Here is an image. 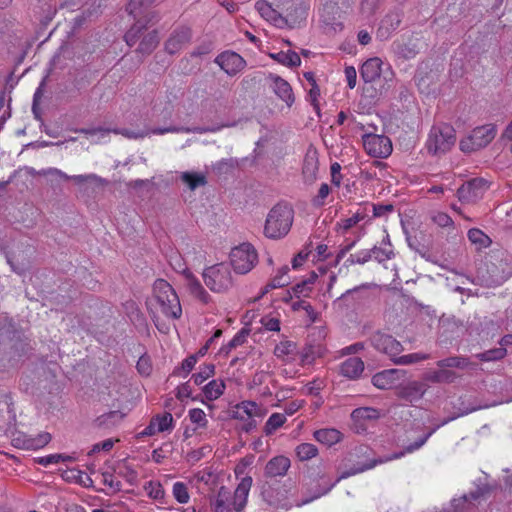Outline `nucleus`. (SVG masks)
Listing matches in <instances>:
<instances>
[{"label":"nucleus","mask_w":512,"mask_h":512,"mask_svg":"<svg viewBox=\"0 0 512 512\" xmlns=\"http://www.w3.org/2000/svg\"><path fill=\"white\" fill-rule=\"evenodd\" d=\"M431 220L433 221V223H435L436 225H438L439 227H442V228H447V227L453 226L452 218L444 212H440V211L433 212L431 214Z\"/></svg>","instance_id":"nucleus-55"},{"label":"nucleus","mask_w":512,"mask_h":512,"mask_svg":"<svg viewBox=\"0 0 512 512\" xmlns=\"http://www.w3.org/2000/svg\"><path fill=\"white\" fill-rule=\"evenodd\" d=\"M369 342L378 352L387 355L393 362L403 351V345L392 335L377 331L371 335Z\"/></svg>","instance_id":"nucleus-11"},{"label":"nucleus","mask_w":512,"mask_h":512,"mask_svg":"<svg viewBox=\"0 0 512 512\" xmlns=\"http://www.w3.org/2000/svg\"><path fill=\"white\" fill-rule=\"evenodd\" d=\"M192 40V30L187 26H178L172 30L165 41V51L171 55L186 48Z\"/></svg>","instance_id":"nucleus-14"},{"label":"nucleus","mask_w":512,"mask_h":512,"mask_svg":"<svg viewBox=\"0 0 512 512\" xmlns=\"http://www.w3.org/2000/svg\"><path fill=\"white\" fill-rule=\"evenodd\" d=\"M434 432H435V429L430 430L427 434H425L424 436L418 438L414 443L406 446L402 451H400L398 453H394L393 455L387 457L386 459H381L380 458L378 460H371L369 463H367V464H365L363 466L354 467V468H352V469H350L348 471L342 472V474L337 478L336 481H334V482H331V481L325 482L324 487L319 489L318 492L315 493L310 499L303 500L302 502L297 503L296 505L297 506H301V505L307 504L310 501H312L313 499H317L320 496L327 494L336 485V483L339 482L342 479H345V478L350 477L352 475L364 472V471H366L368 469H371V468L375 467L377 464H381V463H384L386 461H390V460H393V459H398V458L404 456L406 453H412V452L418 450L420 447H422L426 443V441L429 439V437Z\"/></svg>","instance_id":"nucleus-2"},{"label":"nucleus","mask_w":512,"mask_h":512,"mask_svg":"<svg viewBox=\"0 0 512 512\" xmlns=\"http://www.w3.org/2000/svg\"><path fill=\"white\" fill-rule=\"evenodd\" d=\"M427 391V385L420 381L400 383L396 389L397 397L414 404L421 400Z\"/></svg>","instance_id":"nucleus-16"},{"label":"nucleus","mask_w":512,"mask_h":512,"mask_svg":"<svg viewBox=\"0 0 512 512\" xmlns=\"http://www.w3.org/2000/svg\"><path fill=\"white\" fill-rule=\"evenodd\" d=\"M147 306L154 320H157L160 315L170 319H178L182 314L177 293L164 279H157L154 282L153 294L148 299Z\"/></svg>","instance_id":"nucleus-1"},{"label":"nucleus","mask_w":512,"mask_h":512,"mask_svg":"<svg viewBox=\"0 0 512 512\" xmlns=\"http://www.w3.org/2000/svg\"><path fill=\"white\" fill-rule=\"evenodd\" d=\"M197 355H190L182 361L181 367L174 371V374L186 377L197 363Z\"/></svg>","instance_id":"nucleus-51"},{"label":"nucleus","mask_w":512,"mask_h":512,"mask_svg":"<svg viewBox=\"0 0 512 512\" xmlns=\"http://www.w3.org/2000/svg\"><path fill=\"white\" fill-rule=\"evenodd\" d=\"M331 192V188L327 183H322L318 193L315 197L312 199V204L315 207H322L325 205L326 198Z\"/></svg>","instance_id":"nucleus-54"},{"label":"nucleus","mask_w":512,"mask_h":512,"mask_svg":"<svg viewBox=\"0 0 512 512\" xmlns=\"http://www.w3.org/2000/svg\"><path fill=\"white\" fill-rule=\"evenodd\" d=\"M430 358L429 354L426 353H411L407 355H397L393 363L396 365H411Z\"/></svg>","instance_id":"nucleus-43"},{"label":"nucleus","mask_w":512,"mask_h":512,"mask_svg":"<svg viewBox=\"0 0 512 512\" xmlns=\"http://www.w3.org/2000/svg\"><path fill=\"white\" fill-rule=\"evenodd\" d=\"M125 41L129 46H134L140 41L136 52L149 55L158 46L160 38L157 30L148 31L141 19H137L135 24L126 32Z\"/></svg>","instance_id":"nucleus-5"},{"label":"nucleus","mask_w":512,"mask_h":512,"mask_svg":"<svg viewBox=\"0 0 512 512\" xmlns=\"http://www.w3.org/2000/svg\"><path fill=\"white\" fill-rule=\"evenodd\" d=\"M318 173V158L316 152H308L304 158L302 174L306 183H313Z\"/></svg>","instance_id":"nucleus-28"},{"label":"nucleus","mask_w":512,"mask_h":512,"mask_svg":"<svg viewBox=\"0 0 512 512\" xmlns=\"http://www.w3.org/2000/svg\"><path fill=\"white\" fill-rule=\"evenodd\" d=\"M248 334L249 331L245 328L241 329L238 333H236V335L230 340V342L227 345V352L245 343Z\"/></svg>","instance_id":"nucleus-62"},{"label":"nucleus","mask_w":512,"mask_h":512,"mask_svg":"<svg viewBox=\"0 0 512 512\" xmlns=\"http://www.w3.org/2000/svg\"><path fill=\"white\" fill-rule=\"evenodd\" d=\"M374 218L387 217L394 211L392 204H371Z\"/></svg>","instance_id":"nucleus-59"},{"label":"nucleus","mask_w":512,"mask_h":512,"mask_svg":"<svg viewBox=\"0 0 512 512\" xmlns=\"http://www.w3.org/2000/svg\"><path fill=\"white\" fill-rule=\"evenodd\" d=\"M319 96H320V88L317 84L311 85V88L308 92V101L311 103V105L314 107V109L319 112Z\"/></svg>","instance_id":"nucleus-64"},{"label":"nucleus","mask_w":512,"mask_h":512,"mask_svg":"<svg viewBox=\"0 0 512 512\" xmlns=\"http://www.w3.org/2000/svg\"><path fill=\"white\" fill-rule=\"evenodd\" d=\"M151 420L156 422V428L158 432L168 431L173 427V416L168 412L164 413L163 415H157Z\"/></svg>","instance_id":"nucleus-46"},{"label":"nucleus","mask_w":512,"mask_h":512,"mask_svg":"<svg viewBox=\"0 0 512 512\" xmlns=\"http://www.w3.org/2000/svg\"><path fill=\"white\" fill-rule=\"evenodd\" d=\"M39 176L49 178L51 185L59 184L61 181L72 180L76 184H83L86 182H92L97 185L104 186L107 184L106 180L96 174H85V175H72L69 176L65 172L57 168L42 169L38 172Z\"/></svg>","instance_id":"nucleus-10"},{"label":"nucleus","mask_w":512,"mask_h":512,"mask_svg":"<svg viewBox=\"0 0 512 512\" xmlns=\"http://www.w3.org/2000/svg\"><path fill=\"white\" fill-rule=\"evenodd\" d=\"M403 13L401 10H395L388 13L381 21L377 30V37L386 40L390 37L402 22Z\"/></svg>","instance_id":"nucleus-19"},{"label":"nucleus","mask_w":512,"mask_h":512,"mask_svg":"<svg viewBox=\"0 0 512 512\" xmlns=\"http://www.w3.org/2000/svg\"><path fill=\"white\" fill-rule=\"evenodd\" d=\"M271 57L278 63L286 65L288 67H297L301 64L299 55L294 51L278 52L271 54Z\"/></svg>","instance_id":"nucleus-41"},{"label":"nucleus","mask_w":512,"mask_h":512,"mask_svg":"<svg viewBox=\"0 0 512 512\" xmlns=\"http://www.w3.org/2000/svg\"><path fill=\"white\" fill-rule=\"evenodd\" d=\"M286 421V417L281 413H273L267 420L264 431L267 435L274 433Z\"/></svg>","instance_id":"nucleus-45"},{"label":"nucleus","mask_w":512,"mask_h":512,"mask_svg":"<svg viewBox=\"0 0 512 512\" xmlns=\"http://www.w3.org/2000/svg\"><path fill=\"white\" fill-rule=\"evenodd\" d=\"M382 61L378 57L370 58L365 61L360 69V74L364 82L371 83L381 75Z\"/></svg>","instance_id":"nucleus-26"},{"label":"nucleus","mask_w":512,"mask_h":512,"mask_svg":"<svg viewBox=\"0 0 512 512\" xmlns=\"http://www.w3.org/2000/svg\"><path fill=\"white\" fill-rule=\"evenodd\" d=\"M468 239L474 243L478 244L480 247H487L490 245V238L480 229L472 228L468 231Z\"/></svg>","instance_id":"nucleus-47"},{"label":"nucleus","mask_w":512,"mask_h":512,"mask_svg":"<svg viewBox=\"0 0 512 512\" xmlns=\"http://www.w3.org/2000/svg\"><path fill=\"white\" fill-rule=\"evenodd\" d=\"M316 279L317 274L315 272H312L307 279L297 283L292 287L293 295L297 298L308 297L312 292L313 285Z\"/></svg>","instance_id":"nucleus-38"},{"label":"nucleus","mask_w":512,"mask_h":512,"mask_svg":"<svg viewBox=\"0 0 512 512\" xmlns=\"http://www.w3.org/2000/svg\"><path fill=\"white\" fill-rule=\"evenodd\" d=\"M189 418L192 423L197 424L199 427L204 428L207 426V419L205 412L200 408H193L189 411Z\"/></svg>","instance_id":"nucleus-57"},{"label":"nucleus","mask_w":512,"mask_h":512,"mask_svg":"<svg viewBox=\"0 0 512 512\" xmlns=\"http://www.w3.org/2000/svg\"><path fill=\"white\" fill-rule=\"evenodd\" d=\"M263 409L254 401H242L235 406L233 418L244 420L249 417H263Z\"/></svg>","instance_id":"nucleus-24"},{"label":"nucleus","mask_w":512,"mask_h":512,"mask_svg":"<svg viewBox=\"0 0 512 512\" xmlns=\"http://www.w3.org/2000/svg\"><path fill=\"white\" fill-rule=\"evenodd\" d=\"M73 460H74V458L69 455L51 454V455L39 458L38 463L43 466H48L50 464H57L59 462H69V461H73Z\"/></svg>","instance_id":"nucleus-53"},{"label":"nucleus","mask_w":512,"mask_h":512,"mask_svg":"<svg viewBox=\"0 0 512 512\" xmlns=\"http://www.w3.org/2000/svg\"><path fill=\"white\" fill-rule=\"evenodd\" d=\"M368 217L367 208L358 209L351 217L341 219L336 224V230L342 234L347 233L352 227Z\"/></svg>","instance_id":"nucleus-29"},{"label":"nucleus","mask_w":512,"mask_h":512,"mask_svg":"<svg viewBox=\"0 0 512 512\" xmlns=\"http://www.w3.org/2000/svg\"><path fill=\"white\" fill-rule=\"evenodd\" d=\"M351 417L354 422L373 421L380 417V412L373 407H359L352 411Z\"/></svg>","instance_id":"nucleus-37"},{"label":"nucleus","mask_w":512,"mask_h":512,"mask_svg":"<svg viewBox=\"0 0 512 512\" xmlns=\"http://www.w3.org/2000/svg\"><path fill=\"white\" fill-rule=\"evenodd\" d=\"M215 63L229 76L238 74L246 66V61L238 53L231 51H225L219 54L215 59Z\"/></svg>","instance_id":"nucleus-17"},{"label":"nucleus","mask_w":512,"mask_h":512,"mask_svg":"<svg viewBox=\"0 0 512 512\" xmlns=\"http://www.w3.org/2000/svg\"><path fill=\"white\" fill-rule=\"evenodd\" d=\"M102 483L109 488V493L111 494L117 493L122 489L121 482L119 480H116L114 475L110 472L102 473Z\"/></svg>","instance_id":"nucleus-52"},{"label":"nucleus","mask_w":512,"mask_h":512,"mask_svg":"<svg viewBox=\"0 0 512 512\" xmlns=\"http://www.w3.org/2000/svg\"><path fill=\"white\" fill-rule=\"evenodd\" d=\"M225 388L226 385L224 380L213 379L203 387L202 391L206 399L213 401L223 395Z\"/></svg>","instance_id":"nucleus-33"},{"label":"nucleus","mask_w":512,"mask_h":512,"mask_svg":"<svg viewBox=\"0 0 512 512\" xmlns=\"http://www.w3.org/2000/svg\"><path fill=\"white\" fill-rule=\"evenodd\" d=\"M438 369L427 371L423 378L425 381L440 384V383H453L458 375L452 371L451 368L465 370L472 368L473 363L467 357L464 356H453L437 361Z\"/></svg>","instance_id":"nucleus-4"},{"label":"nucleus","mask_w":512,"mask_h":512,"mask_svg":"<svg viewBox=\"0 0 512 512\" xmlns=\"http://www.w3.org/2000/svg\"><path fill=\"white\" fill-rule=\"evenodd\" d=\"M506 355V349L504 347H500L497 349H492L485 351L478 355L480 360L482 361H495L502 359Z\"/></svg>","instance_id":"nucleus-56"},{"label":"nucleus","mask_w":512,"mask_h":512,"mask_svg":"<svg viewBox=\"0 0 512 512\" xmlns=\"http://www.w3.org/2000/svg\"><path fill=\"white\" fill-rule=\"evenodd\" d=\"M145 491L148 496L152 499L159 500L164 497V489L160 482L157 481H149L144 486Z\"/></svg>","instance_id":"nucleus-49"},{"label":"nucleus","mask_w":512,"mask_h":512,"mask_svg":"<svg viewBox=\"0 0 512 512\" xmlns=\"http://www.w3.org/2000/svg\"><path fill=\"white\" fill-rule=\"evenodd\" d=\"M52 437L48 432H41L36 436L19 435L13 439L16 447L26 450H37L46 446Z\"/></svg>","instance_id":"nucleus-18"},{"label":"nucleus","mask_w":512,"mask_h":512,"mask_svg":"<svg viewBox=\"0 0 512 512\" xmlns=\"http://www.w3.org/2000/svg\"><path fill=\"white\" fill-rule=\"evenodd\" d=\"M255 8L264 19L274 23L275 25L280 24L284 20L281 14L267 1H257Z\"/></svg>","instance_id":"nucleus-31"},{"label":"nucleus","mask_w":512,"mask_h":512,"mask_svg":"<svg viewBox=\"0 0 512 512\" xmlns=\"http://www.w3.org/2000/svg\"><path fill=\"white\" fill-rule=\"evenodd\" d=\"M365 369L363 360L359 357H349L339 365V373L350 380H357Z\"/></svg>","instance_id":"nucleus-21"},{"label":"nucleus","mask_w":512,"mask_h":512,"mask_svg":"<svg viewBox=\"0 0 512 512\" xmlns=\"http://www.w3.org/2000/svg\"><path fill=\"white\" fill-rule=\"evenodd\" d=\"M365 151L375 158H386L392 152L390 139L383 135L366 133L362 136Z\"/></svg>","instance_id":"nucleus-12"},{"label":"nucleus","mask_w":512,"mask_h":512,"mask_svg":"<svg viewBox=\"0 0 512 512\" xmlns=\"http://www.w3.org/2000/svg\"><path fill=\"white\" fill-rule=\"evenodd\" d=\"M406 374L403 369H386L373 375L371 382L378 389L397 388L399 380L404 379Z\"/></svg>","instance_id":"nucleus-15"},{"label":"nucleus","mask_w":512,"mask_h":512,"mask_svg":"<svg viewBox=\"0 0 512 512\" xmlns=\"http://www.w3.org/2000/svg\"><path fill=\"white\" fill-rule=\"evenodd\" d=\"M487 189V181L482 178H474L458 188L457 196L462 203L471 204L481 199Z\"/></svg>","instance_id":"nucleus-13"},{"label":"nucleus","mask_w":512,"mask_h":512,"mask_svg":"<svg viewBox=\"0 0 512 512\" xmlns=\"http://www.w3.org/2000/svg\"><path fill=\"white\" fill-rule=\"evenodd\" d=\"M215 375V365L214 364H204L200 367L199 372L192 375L191 380L195 385L200 386L210 377Z\"/></svg>","instance_id":"nucleus-42"},{"label":"nucleus","mask_w":512,"mask_h":512,"mask_svg":"<svg viewBox=\"0 0 512 512\" xmlns=\"http://www.w3.org/2000/svg\"><path fill=\"white\" fill-rule=\"evenodd\" d=\"M497 134V126L495 124H485L476 127L471 134L463 138L459 142L460 150L464 153L478 151L489 145Z\"/></svg>","instance_id":"nucleus-7"},{"label":"nucleus","mask_w":512,"mask_h":512,"mask_svg":"<svg viewBox=\"0 0 512 512\" xmlns=\"http://www.w3.org/2000/svg\"><path fill=\"white\" fill-rule=\"evenodd\" d=\"M294 218L293 209L284 203H278L268 213L264 234L270 239H280L291 229Z\"/></svg>","instance_id":"nucleus-3"},{"label":"nucleus","mask_w":512,"mask_h":512,"mask_svg":"<svg viewBox=\"0 0 512 512\" xmlns=\"http://www.w3.org/2000/svg\"><path fill=\"white\" fill-rule=\"evenodd\" d=\"M456 142L455 129L446 123L433 126L430 130L426 148L432 155L445 154L451 150Z\"/></svg>","instance_id":"nucleus-6"},{"label":"nucleus","mask_w":512,"mask_h":512,"mask_svg":"<svg viewBox=\"0 0 512 512\" xmlns=\"http://www.w3.org/2000/svg\"><path fill=\"white\" fill-rule=\"evenodd\" d=\"M393 49L395 54L403 59H412L418 54V48L413 40L407 42H394Z\"/></svg>","instance_id":"nucleus-34"},{"label":"nucleus","mask_w":512,"mask_h":512,"mask_svg":"<svg viewBox=\"0 0 512 512\" xmlns=\"http://www.w3.org/2000/svg\"><path fill=\"white\" fill-rule=\"evenodd\" d=\"M156 0H130L127 11L134 19H141L146 9L155 3Z\"/></svg>","instance_id":"nucleus-40"},{"label":"nucleus","mask_w":512,"mask_h":512,"mask_svg":"<svg viewBox=\"0 0 512 512\" xmlns=\"http://www.w3.org/2000/svg\"><path fill=\"white\" fill-rule=\"evenodd\" d=\"M487 492H488V490L486 488L478 487L476 490L471 491L469 494L464 495L463 497H461L459 499H454L452 502L453 507L456 510H460V511L468 509L469 506L472 505V501L479 500Z\"/></svg>","instance_id":"nucleus-32"},{"label":"nucleus","mask_w":512,"mask_h":512,"mask_svg":"<svg viewBox=\"0 0 512 512\" xmlns=\"http://www.w3.org/2000/svg\"><path fill=\"white\" fill-rule=\"evenodd\" d=\"M288 272H289L288 266H283L282 268H280L277 275L274 276L270 280L269 287H273L274 289H276V288H281V287L288 285L289 279L286 278V275Z\"/></svg>","instance_id":"nucleus-48"},{"label":"nucleus","mask_w":512,"mask_h":512,"mask_svg":"<svg viewBox=\"0 0 512 512\" xmlns=\"http://www.w3.org/2000/svg\"><path fill=\"white\" fill-rule=\"evenodd\" d=\"M205 285L213 292H224L232 287V275L225 264L208 267L203 272Z\"/></svg>","instance_id":"nucleus-8"},{"label":"nucleus","mask_w":512,"mask_h":512,"mask_svg":"<svg viewBox=\"0 0 512 512\" xmlns=\"http://www.w3.org/2000/svg\"><path fill=\"white\" fill-rule=\"evenodd\" d=\"M288 491L284 489L283 493L281 494V497L274 496L273 489L271 487L264 489L262 492V495L269 503V505L274 506L276 508H283V509H289L291 507V504L286 502Z\"/></svg>","instance_id":"nucleus-39"},{"label":"nucleus","mask_w":512,"mask_h":512,"mask_svg":"<svg viewBox=\"0 0 512 512\" xmlns=\"http://www.w3.org/2000/svg\"><path fill=\"white\" fill-rule=\"evenodd\" d=\"M237 166V161L235 159H222L214 164L213 169L217 173H226L228 171L233 170Z\"/></svg>","instance_id":"nucleus-61"},{"label":"nucleus","mask_w":512,"mask_h":512,"mask_svg":"<svg viewBox=\"0 0 512 512\" xmlns=\"http://www.w3.org/2000/svg\"><path fill=\"white\" fill-rule=\"evenodd\" d=\"M184 277L186 280V287L189 293L202 303H208L210 300L209 294L201 285L200 281L189 270H184Z\"/></svg>","instance_id":"nucleus-25"},{"label":"nucleus","mask_w":512,"mask_h":512,"mask_svg":"<svg viewBox=\"0 0 512 512\" xmlns=\"http://www.w3.org/2000/svg\"><path fill=\"white\" fill-rule=\"evenodd\" d=\"M230 261L236 273L246 274L256 265L258 254L250 243H242L231 250Z\"/></svg>","instance_id":"nucleus-9"},{"label":"nucleus","mask_w":512,"mask_h":512,"mask_svg":"<svg viewBox=\"0 0 512 512\" xmlns=\"http://www.w3.org/2000/svg\"><path fill=\"white\" fill-rule=\"evenodd\" d=\"M373 259L378 261L379 263H382L386 260H389L394 257V252L391 247L389 248H381V247H373Z\"/></svg>","instance_id":"nucleus-58"},{"label":"nucleus","mask_w":512,"mask_h":512,"mask_svg":"<svg viewBox=\"0 0 512 512\" xmlns=\"http://www.w3.org/2000/svg\"><path fill=\"white\" fill-rule=\"evenodd\" d=\"M314 438L327 446H332L342 439V433L335 428H324L314 432Z\"/></svg>","instance_id":"nucleus-30"},{"label":"nucleus","mask_w":512,"mask_h":512,"mask_svg":"<svg viewBox=\"0 0 512 512\" xmlns=\"http://www.w3.org/2000/svg\"><path fill=\"white\" fill-rule=\"evenodd\" d=\"M117 473L120 477L124 478L128 483L132 485L137 481V472L127 464L119 467Z\"/></svg>","instance_id":"nucleus-60"},{"label":"nucleus","mask_w":512,"mask_h":512,"mask_svg":"<svg viewBox=\"0 0 512 512\" xmlns=\"http://www.w3.org/2000/svg\"><path fill=\"white\" fill-rule=\"evenodd\" d=\"M180 180L192 191L207 184L205 174L198 172H182Z\"/></svg>","instance_id":"nucleus-35"},{"label":"nucleus","mask_w":512,"mask_h":512,"mask_svg":"<svg viewBox=\"0 0 512 512\" xmlns=\"http://www.w3.org/2000/svg\"><path fill=\"white\" fill-rule=\"evenodd\" d=\"M262 326L268 331H279L280 330V321L278 318L264 316L260 320Z\"/></svg>","instance_id":"nucleus-63"},{"label":"nucleus","mask_w":512,"mask_h":512,"mask_svg":"<svg viewBox=\"0 0 512 512\" xmlns=\"http://www.w3.org/2000/svg\"><path fill=\"white\" fill-rule=\"evenodd\" d=\"M296 455L301 461L310 460L318 454V449L311 443H302L296 447Z\"/></svg>","instance_id":"nucleus-44"},{"label":"nucleus","mask_w":512,"mask_h":512,"mask_svg":"<svg viewBox=\"0 0 512 512\" xmlns=\"http://www.w3.org/2000/svg\"><path fill=\"white\" fill-rule=\"evenodd\" d=\"M271 87L274 93L283 100L288 107H291L295 101V97L290 84L278 75L271 74L269 76Z\"/></svg>","instance_id":"nucleus-22"},{"label":"nucleus","mask_w":512,"mask_h":512,"mask_svg":"<svg viewBox=\"0 0 512 512\" xmlns=\"http://www.w3.org/2000/svg\"><path fill=\"white\" fill-rule=\"evenodd\" d=\"M290 465L291 463L289 458L285 456L280 455L273 457L267 462L264 474L269 478L284 476L290 468Z\"/></svg>","instance_id":"nucleus-23"},{"label":"nucleus","mask_w":512,"mask_h":512,"mask_svg":"<svg viewBox=\"0 0 512 512\" xmlns=\"http://www.w3.org/2000/svg\"><path fill=\"white\" fill-rule=\"evenodd\" d=\"M232 495L228 488L221 486L215 500V512H230L232 507Z\"/></svg>","instance_id":"nucleus-36"},{"label":"nucleus","mask_w":512,"mask_h":512,"mask_svg":"<svg viewBox=\"0 0 512 512\" xmlns=\"http://www.w3.org/2000/svg\"><path fill=\"white\" fill-rule=\"evenodd\" d=\"M173 496L174 498L181 504L187 503L189 501V493L187 485L183 482H176L173 485Z\"/></svg>","instance_id":"nucleus-50"},{"label":"nucleus","mask_w":512,"mask_h":512,"mask_svg":"<svg viewBox=\"0 0 512 512\" xmlns=\"http://www.w3.org/2000/svg\"><path fill=\"white\" fill-rule=\"evenodd\" d=\"M274 355L283 362L290 363L296 359L297 344L290 340L281 341L274 348Z\"/></svg>","instance_id":"nucleus-27"},{"label":"nucleus","mask_w":512,"mask_h":512,"mask_svg":"<svg viewBox=\"0 0 512 512\" xmlns=\"http://www.w3.org/2000/svg\"><path fill=\"white\" fill-rule=\"evenodd\" d=\"M252 483L253 479L251 476H244L241 478L232 496V508L235 511L239 512L246 506Z\"/></svg>","instance_id":"nucleus-20"}]
</instances>
